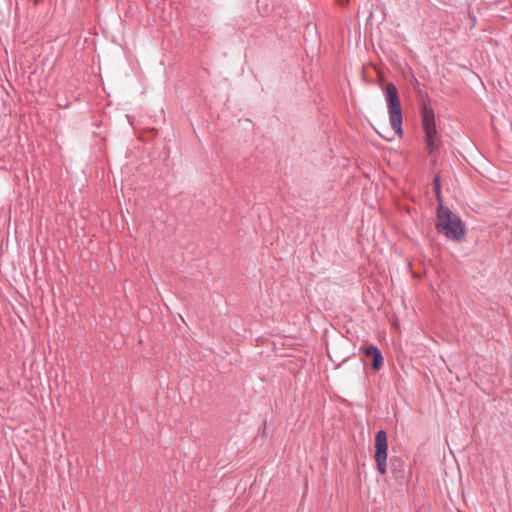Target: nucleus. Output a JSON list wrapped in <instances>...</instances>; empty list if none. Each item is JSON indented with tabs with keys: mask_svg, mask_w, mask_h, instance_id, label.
Returning <instances> with one entry per match:
<instances>
[{
	"mask_svg": "<svg viewBox=\"0 0 512 512\" xmlns=\"http://www.w3.org/2000/svg\"><path fill=\"white\" fill-rule=\"evenodd\" d=\"M437 218L438 231L454 241H460L463 239L465 231L459 217L440 204Z\"/></svg>",
	"mask_w": 512,
	"mask_h": 512,
	"instance_id": "1",
	"label": "nucleus"
},
{
	"mask_svg": "<svg viewBox=\"0 0 512 512\" xmlns=\"http://www.w3.org/2000/svg\"><path fill=\"white\" fill-rule=\"evenodd\" d=\"M388 114L395 135L402 133V108L398 96V90L393 83H388L384 89Z\"/></svg>",
	"mask_w": 512,
	"mask_h": 512,
	"instance_id": "2",
	"label": "nucleus"
},
{
	"mask_svg": "<svg viewBox=\"0 0 512 512\" xmlns=\"http://www.w3.org/2000/svg\"><path fill=\"white\" fill-rule=\"evenodd\" d=\"M422 126L425 133L426 150L432 153L437 147V130L434 111L431 107L424 106L422 109Z\"/></svg>",
	"mask_w": 512,
	"mask_h": 512,
	"instance_id": "3",
	"label": "nucleus"
},
{
	"mask_svg": "<svg viewBox=\"0 0 512 512\" xmlns=\"http://www.w3.org/2000/svg\"><path fill=\"white\" fill-rule=\"evenodd\" d=\"M387 449V434L384 430H380L375 436V462L381 474H385L387 469Z\"/></svg>",
	"mask_w": 512,
	"mask_h": 512,
	"instance_id": "4",
	"label": "nucleus"
},
{
	"mask_svg": "<svg viewBox=\"0 0 512 512\" xmlns=\"http://www.w3.org/2000/svg\"><path fill=\"white\" fill-rule=\"evenodd\" d=\"M372 352V368L377 371L383 366V357L379 349H372Z\"/></svg>",
	"mask_w": 512,
	"mask_h": 512,
	"instance_id": "5",
	"label": "nucleus"
},
{
	"mask_svg": "<svg viewBox=\"0 0 512 512\" xmlns=\"http://www.w3.org/2000/svg\"><path fill=\"white\" fill-rule=\"evenodd\" d=\"M434 188H435V193H436L437 199L441 203L440 182H439L438 177H435V179H434Z\"/></svg>",
	"mask_w": 512,
	"mask_h": 512,
	"instance_id": "6",
	"label": "nucleus"
},
{
	"mask_svg": "<svg viewBox=\"0 0 512 512\" xmlns=\"http://www.w3.org/2000/svg\"><path fill=\"white\" fill-rule=\"evenodd\" d=\"M372 349H378V348L373 345H369V346L365 347L363 350L365 356L372 357L373 356Z\"/></svg>",
	"mask_w": 512,
	"mask_h": 512,
	"instance_id": "7",
	"label": "nucleus"
},
{
	"mask_svg": "<svg viewBox=\"0 0 512 512\" xmlns=\"http://www.w3.org/2000/svg\"><path fill=\"white\" fill-rule=\"evenodd\" d=\"M338 4L345 7L349 4V0H337Z\"/></svg>",
	"mask_w": 512,
	"mask_h": 512,
	"instance_id": "8",
	"label": "nucleus"
},
{
	"mask_svg": "<svg viewBox=\"0 0 512 512\" xmlns=\"http://www.w3.org/2000/svg\"><path fill=\"white\" fill-rule=\"evenodd\" d=\"M376 132L383 138L387 139V140H391L392 137H388L386 135H384L380 130L376 129Z\"/></svg>",
	"mask_w": 512,
	"mask_h": 512,
	"instance_id": "9",
	"label": "nucleus"
}]
</instances>
